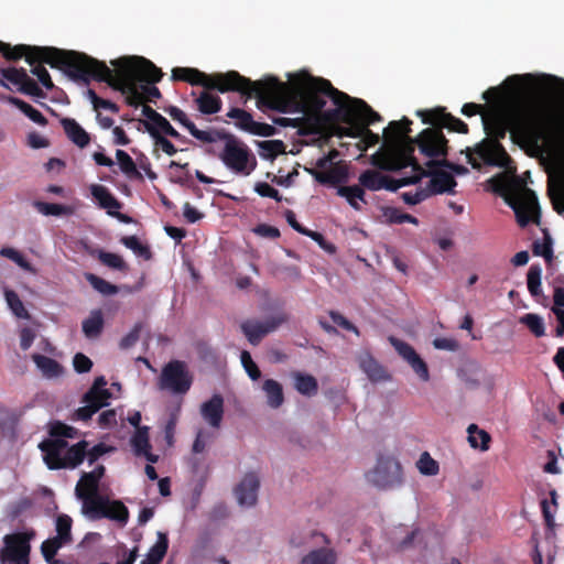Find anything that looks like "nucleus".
<instances>
[{
  "label": "nucleus",
  "instance_id": "1",
  "mask_svg": "<svg viewBox=\"0 0 564 564\" xmlns=\"http://www.w3.org/2000/svg\"><path fill=\"white\" fill-rule=\"evenodd\" d=\"M172 77L221 93L237 90L248 96L254 95L259 106L300 115L296 120L307 132L358 138L357 147L361 151L380 142L379 134L367 128L379 120L377 112L361 99L350 98L335 89L328 80L306 73L289 74L290 83H282L272 76L251 82L237 72L207 76L195 68L176 67L172 70Z\"/></svg>",
  "mask_w": 564,
  "mask_h": 564
},
{
  "label": "nucleus",
  "instance_id": "2",
  "mask_svg": "<svg viewBox=\"0 0 564 564\" xmlns=\"http://www.w3.org/2000/svg\"><path fill=\"white\" fill-rule=\"evenodd\" d=\"M563 83L550 75H513L503 82V89L492 87L482 94L492 105L481 112V123L489 138L474 149L466 150L468 162L474 169L482 163L508 167L510 158L498 143L509 129L529 139L553 160L564 163V137L545 130L544 109L534 101L523 100L539 94L560 89Z\"/></svg>",
  "mask_w": 564,
  "mask_h": 564
},
{
  "label": "nucleus",
  "instance_id": "3",
  "mask_svg": "<svg viewBox=\"0 0 564 564\" xmlns=\"http://www.w3.org/2000/svg\"><path fill=\"white\" fill-rule=\"evenodd\" d=\"M0 51L7 58L17 59L25 56L31 72L46 89L53 88V82L42 63L52 67H63L76 79L85 82L89 78L106 82L119 89L130 105L139 106L160 97L159 89L153 85L159 82L162 73L150 61L139 56H126L111 61L113 69L105 63L85 54L64 52L53 47H31L18 45L10 47L0 42Z\"/></svg>",
  "mask_w": 564,
  "mask_h": 564
},
{
  "label": "nucleus",
  "instance_id": "4",
  "mask_svg": "<svg viewBox=\"0 0 564 564\" xmlns=\"http://www.w3.org/2000/svg\"><path fill=\"white\" fill-rule=\"evenodd\" d=\"M410 120L406 118L400 121H392L383 130L382 144L379 150L371 155V163L382 170H398L412 165L413 174L411 176L393 180L377 170H367L362 172L358 182L362 188L369 191L389 189L397 191L402 186L414 184L421 180L423 172L413 165L412 151L414 142L417 143L422 154L431 159L427 163L437 162L438 158L446 154V140L441 130L425 129L415 140L409 137Z\"/></svg>",
  "mask_w": 564,
  "mask_h": 564
},
{
  "label": "nucleus",
  "instance_id": "5",
  "mask_svg": "<svg viewBox=\"0 0 564 564\" xmlns=\"http://www.w3.org/2000/svg\"><path fill=\"white\" fill-rule=\"evenodd\" d=\"M102 465L96 466L91 471L84 473L76 486V495L82 500V512L90 520L102 518L124 525L129 519V511L120 500H112L98 494V484L104 476Z\"/></svg>",
  "mask_w": 564,
  "mask_h": 564
},
{
  "label": "nucleus",
  "instance_id": "6",
  "mask_svg": "<svg viewBox=\"0 0 564 564\" xmlns=\"http://www.w3.org/2000/svg\"><path fill=\"white\" fill-rule=\"evenodd\" d=\"M52 440L44 441L40 444L43 453V459L48 468H74L79 465L86 453L87 442L80 441L77 444L69 445L64 437L74 438L77 431L56 422L51 427Z\"/></svg>",
  "mask_w": 564,
  "mask_h": 564
},
{
  "label": "nucleus",
  "instance_id": "7",
  "mask_svg": "<svg viewBox=\"0 0 564 564\" xmlns=\"http://www.w3.org/2000/svg\"><path fill=\"white\" fill-rule=\"evenodd\" d=\"M218 158L232 173L248 176L256 166L257 161L249 148L236 138H226Z\"/></svg>",
  "mask_w": 564,
  "mask_h": 564
},
{
  "label": "nucleus",
  "instance_id": "8",
  "mask_svg": "<svg viewBox=\"0 0 564 564\" xmlns=\"http://www.w3.org/2000/svg\"><path fill=\"white\" fill-rule=\"evenodd\" d=\"M35 538L33 529H24L4 535L0 549V564H29L30 542Z\"/></svg>",
  "mask_w": 564,
  "mask_h": 564
},
{
  "label": "nucleus",
  "instance_id": "9",
  "mask_svg": "<svg viewBox=\"0 0 564 564\" xmlns=\"http://www.w3.org/2000/svg\"><path fill=\"white\" fill-rule=\"evenodd\" d=\"M508 203L521 226H525L529 221H538L540 214L538 198L534 192L518 178H514V187L509 193Z\"/></svg>",
  "mask_w": 564,
  "mask_h": 564
},
{
  "label": "nucleus",
  "instance_id": "10",
  "mask_svg": "<svg viewBox=\"0 0 564 564\" xmlns=\"http://www.w3.org/2000/svg\"><path fill=\"white\" fill-rule=\"evenodd\" d=\"M193 383V376L185 362L173 360L166 364L159 378L160 390L172 394H185Z\"/></svg>",
  "mask_w": 564,
  "mask_h": 564
},
{
  "label": "nucleus",
  "instance_id": "11",
  "mask_svg": "<svg viewBox=\"0 0 564 564\" xmlns=\"http://www.w3.org/2000/svg\"><path fill=\"white\" fill-rule=\"evenodd\" d=\"M367 479L380 489L399 487L403 482L401 464L395 458L382 457L378 459L373 469L367 474Z\"/></svg>",
  "mask_w": 564,
  "mask_h": 564
},
{
  "label": "nucleus",
  "instance_id": "12",
  "mask_svg": "<svg viewBox=\"0 0 564 564\" xmlns=\"http://www.w3.org/2000/svg\"><path fill=\"white\" fill-rule=\"evenodd\" d=\"M107 381L104 377H98L94 381L91 388L84 397L85 405L76 411V415L80 420H88L100 408L109 404L111 392L106 388Z\"/></svg>",
  "mask_w": 564,
  "mask_h": 564
},
{
  "label": "nucleus",
  "instance_id": "13",
  "mask_svg": "<svg viewBox=\"0 0 564 564\" xmlns=\"http://www.w3.org/2000/svg\"><path fill=\"white\" fill-rule=\"evenodd\" d=\"M338 156L336 150L316 160L315 166L306 171L319 183H339L345 177L344 167L335 160Z\"/></svg>",
  "mask_w": 564,
  "mask_h": 564
},
{
  "label": "nucleus",
  "instance_id": "14",
  "mask_svg": "<svg viewBox=\"0 0 564 564\" xmlns=\"http://www.w3.org/2000/svg\"><path fill=\"white\" fill-rule=\"evenodd\" d=\"M260 478L254 471L246 473L234 488L237 503L242 508H252L258 501Z\"/></svg>",
  "mask_w": 564,
  "mask_h": 564
},
{
  "label": "nucleus",
  "instance_id": "15",
  "mask_svg": "<svg viewBox=\"0 0 564 564\" xmlns=\"http://www.w3.org/2000/svg\"><path fill=\"white\" fill-rule=\"evenodd\" d=\"M285 322L282 314L268 317L264 321H246L241 324V329L252 345H257L269 333L274 332Z\"/></svg>",
  "mask_w": 564,
  "mask_h": 564
},
{
  "label": "nucleus",
  "instance_id": "16",
  "mask_svg": "<svg viewBox=\"0 0 564 564\" xmlns=\"http://www.w3.org/2000/svg\"><path fill=\"white\" fill-rule=\"evenodd\" d=\"M390 343L398 351V354L410 365L412 370L419 377V379L423 382H427L430 380V371L426 362L417 355L412 346L409 344L390 337Z\"/></svg>",
  "mask_w": 564,
  "mask_h": 564
},
{
  "label": "nucleus",
  "instance_id": "17",
  "mask_svg": "<svg viewBox=\"0 0 564 564\" xmlns=\"http://www.w3.org/2000/svg\"><path fill=\"white\" fill-rule=\"evenodd\" d=\"M3 78L14 85H19V90L31 96L43 97L42 89L37 84L29 77L26 72L22 68H3L0 70Z\"/></svg>",
  "mask_w": 564,
  "mask_h": 564
},
{
  "label": "nucleus",
  "instance_id": "18",
  "mask_svg": "<svg viewBox=\"0 0 564 564\" xmlns=\"http://www.w3.org/2000/svg\"><path fill=\"white\" fill-rule=\"evenodd\" d=\"M142 113L148 119L145 127L153 139H156V137H163L162 134L171 135L173 138L178 137V132L171 126L166 118L152 108L144 106L142 108Z\"/></svg>",
  "mask_w": 564,
  "mask_h": 564
},
{
  "label": "nucleus",
  "instance_id": "19",
  "mask_svg": "<svg viewBox=\"0 0 564 564\" xmlns=\"http://www.w3.org/2000/svg\"><path fill=\"white\" fill-rule=\"evenodd\" d=\"M203 421L212 427L218 430L224 416V399L219 394H214L209 400L203 402L199 409Z\"/></svg>",
  "mask_w": 564,
  "mask_h": 564
},
{
  "label": "nucleus",
  "instance_id": "20",
  "mask_svg": "<svg viewBox=\"0 0 564 564\" xmlns=\"http://www.w3.org/2000/svg\"><path fill=\"white\" fill-rule=\"evenodd\" d=\"M417 116L422 118L423 123L441 124L452 131L466 133L467 124L462 120L445 115L442 110H419Z\"/></svg>",
  "mask_w": 564,
  "mask_h": 564
},
{
  "label": "nucleus",
  "instance_id": "21",
  "mask_svg": "<svg viewBox=\"0 0 564 564\" xmlns=\"http://www.w3.org/2000/svg\"><path fill=\"white\" fill-rule=\"evenodd\" d=\"M337 551L329 543H326L305 552L297 564H337Z\"/></svg>",
  "mask_w": 564,
  "mask_h": 564
},
{
  "label": "nucleus",
  "instance_id": "22",
  "mask_svg": "<svg viewBox=\"0 0 564 564\" xmlns=\"http://www.w3.org/2000/svg\"><path fill=\"white\" fill-rule=\"evenodd\" d=\"M131 446L137 456H143L148 462L154 464L158 462L159 456L151 452L149 442V429L147 426L138 427L131 437Z\"/></svg>",
  "mask_w": 564,
  "mask_h": 564
},
{
  "label": "nucleus",
  "instance_id": "23",
  "mask_svg": "<svg viewBox=\"0 0 564 564\" xmlns=\"http://www.w3.org/2000/svg\"><path fill=\"white\" fill-rule=\"evenodd\" d=\"M456 182L452 173L444 170H436L431 174L426 188L433 194L452 193Z\"/></svg>",
  "mask_w": 564,
  "mask_h": 564
},
{
  "label": "nucleus",
  "instance_id": "24",
  "mask_svg": "<svg viewBox=\"0 0 564 564\" xmlns=\"http://www.w3.org/2000/svg\"><path fill=\"white\" fill-rule=\"evenodd\" d=\"M90 193L100 208L106 209L110 216L118 215V210L121 205L107 187L99 184H93L90 186Z\"/></svg>",
  "mask_w": 564,
  "mask_h": 564
},
{
  "label": "nucleus",
  "instance_id": "25",
  "mask_svg": "<svg viewBox=\"0 0 564 564\" xmlns=\"http://www.w3.org/2000/svg\"><path fill=\"white\" fill-rule=\"evenodd\" d=\"M261 392L265 404L270 409H279L284 403V393L282 384L274 379H265L261 383Z\"/></svg>",
  "mask_w": 564,
  "mask_h": 564
},
{
  "label": "nucleus",
  "instance_id": "26",
  "mask_svg": "<svg viewBox=\"0 0 564 564\" xmlns=\"http://www.w3.org/2000/svg\"><path fill=\"white\" fill-rule=\"evenodd\" d=\"M359 366L369 380L373 382H382L390 379L386 369L368 352L360 355Z\"/></svg>",
  "mask_w": 564,
  "mask_h": 564
},
{
  "label": "nucleus",
  "instance_id": "27",
  "mask_svg": "<svg viewBox=\"0 0 564 564\" xmlns=\"http://www.w3.org/2000/svg\"><path fill=\"white\" fill-rule=\"evenodd\" d=\"M61 123L68 139L77 147L83 149L89 144V134L84 130L82 126H79L75 119L64 118L61 120Z\"/></svg>",
  "mask_w": 564,
  "mask_h": 564
},
{
  "label": "nucleus",
  "instance_id": "28",
  "mask_svg": "<svg viewBox=\"0 0 564 564\" xmlns=\"http://www.w3.org/2000/svg\"><path fill=\"white\" fill-rule=\"evenodd\" d=\"M228 116L230 118L241 120L243 128L247 129L248 131H250L251 133L260 134V135H271L273 133V128L271 126L254 122L251 119L250 115L241 109H238V108L231 109L229 111Z\"/></svg>",
  "mask_w": 564,
  "mask_h": 564
},
{
  "label": "nucleus",
  "instance_id": "29",
  "mask_svg": "<svg viewBox=\"0 0 564 564\" xmlns=\"http://www.w3.org/2000/svg\"><path fill=\"white\" fill-rule=\"evenodd\" d=\"M167 547L169 540L166 534L158 532L156 542L150 547L140 564H160L166 554Z\"/></svg>",
  "mask_w": 564,
  "mask_h": 564
},
{
  "label": "nucleus",
  "instance_id": "30",
  "mask_svg": "<svg viewBox=\"0 0 564 564\" xmlns=\"http://www.w3.org/2000/svg\"><path fill=\"white\" fill-rule=\"evenodd\" d=\"M84 335L89 339H96L104 328V315L100 310H94L82 323Z\"/></svg>",
  "mask_w": 564,
  "mask_h": 564
},
{
  "label": "nucleus",
  "instance_id": "31",
  "mask_svg": "<svg viewBox=\"0 0 564 564\" xmlns=\"http://www.w3.org/2000/svg\"><path fill=\"white\" fill-rule=\"evenodd\" d=\"M337 195L345 198L355 210H361L366 204L365 189L360 185L339 186Z\"/></svg>",
  "mask_w": 564,
  "mask_h": 564
},
{
  "label": "nucleus",
  "instance_id": "32",
  "mask_svg": "<svg viewBox=\"0 0 564 564\" xmlns=\"http://www.w3.org/2000/svg\"><path fill=\"white\" fill-rule=\"evenodd\" d=\"M2 101H6L10 105H13L19 110H21L30 120L37 123L39 126H45L47 123V120L45 117L35 108H33L31 105L26 104L25 101L11 96H2L0 97Z\"/></svg>",
  "mask_w": 564,
  "mask_h": 564
},
{
  "label": "nucleus",
  "instance_id": "33",
  "mask_svg": "<svg viewBox=\"0 0 564 564\" xmlns=\"http://www.w3.org/2000/svg\"><path fill=\"white\" fill-rule=\"evenodd\" d=\"M467 441L471 448L486 452L489 449V443L491 441L490 435L476 424H470L467 427Z\"/></svg>",
  "mask_w": 564,
  "mask_h": 564
},
{
  "label": "nucleus",
  "instance_id": "34",
  "mask_svg": "<svg viewBox=\"0 0 564 564\" xmlns=\"http://www.w3.org/2000/svg\"><path fill=\"white\" fill-rule=\"evenodd\" d=\"M295 390L306 397H313L317 393V380L306 373L295 372L292 376Z\"/></svg>",
  "mask_w": 564,
  "mask_h": 564
},
{
  "label": "nucleus",
  "instance_id": "35",
  "mask_svg": "<svg viewBox=\"0 0 564 564\" xmlns=\"http://www.w3.org/2000/svg\"><path fill=\"white\" fill-rule=\"evenodd\" d=\"M34 207L40 214L44 216H72L76 212V208L70 205H61L45 202H35Z\"/></svg>",
  "mask_w": 564,
  "mask_h": 564
},
{
  "label": "nucleus",
  "instance_id": "36",
  "mask_svg": "<svg viewBox=\"0 0 564 564\" xmlns=\"http://www.w3.org/2000/svg\"><path fill=\"white\" fill-rule=\"evenodd\" d=\"M33 360L42 375L48 379L57 378L63 373V368L48 357L34 355Z\"/></svg>",
  "mask_w": 564,
  "mask_h": 564
},
{
  "label": "nucleus",
  "instance_id": "37",
  "mask_svg": "<svg viewBox=\"0 0 564 564\" xmlns=\"http://www.w3.org/2000/svg\"><path fill=\"white\" fill-rule=\"evenodd\" d=\"M217 430H212V427H199L196 432V437L193 443L192 451L194 454H202L206 451V448L212 444L214 438L216 437Z\"/></svg>",
  "mask_w": 564,
  "mask_h": 564
},
{
  "label": "nucleus",
  "instance_id": "38",
  "mask_svg": "<svg viewBox=\"0 0 564 564\" xmlns=\"http://www.w3.org/2000/svg\"><path fill=\"white\" fill-rule=\"evenodd\" d=\"M557 321L556 336H564V289L557 288L554 291V305L551 308Z\"/></svg>",
  "mask_w": 564,
  "mask_h": 564
},
{
  "label": "nucleus",
  "instance_id": "39",
  "mask_svg": "<svg viewBox=\"0 0 564 564\" xmlns=\"http://www.w3.org/2000/svg\"><path fill=\"white\" fill-rule=\"evenodd\" d=\"M196 104L199 111L206 115L216 113L221 107L220 98L209 91H203L196 99Z\"/></svg>",
  "mask_w": 564,
  "mask_h": 564
},
{
  "label": "nucleus",
  "instance_id": "40",
  "mask_svg": "<svg viewBox=\"0 0 564 564\" xmlns=\"http://www.w3.org/2000/svg\"><path fill=\"white\" fill-rule=\"evenodd\" d=\"M6 302L11 310V312L18 317V318H30L29 312L25 310L22 301L20 300L19 295L7 288L3 290Z\"/></svg>",
  "mask_w": 564,
  "mask_h": 564
},
{
  "label": "nucleus",
  "instance_id": "41",
  "mask_svg": "<svg viewBox=\"0 0 564 564\" xmlns=\"http://www.w3.org/2000/svg\"><path fill=\"white\" fill-rule=\"evenodd\" d=\"M284 152V144L280 140H268L259 143V154L265 160H273Z\"/></svg>",
  "mask_w": 564,
  "mask_h": 564
},
{
  "label": "nucleus",
  "instance_id": "42",
  "mask_svg": "<svg viewBox=\"0 0 564 564\" xmlns=\"http://www.w3.org/2000/svg\"><path fill=\"white\" fill-rule=\"evenodd\" d=\"M0 254L17 263L21 269L29 271L33 274L36 273L35 268L31 265V263L26 261L23 254L17 249L11 247H4L0 250Z\"/></svg>",
  "mask_w": 564,
  "mask_h": 564
},
{
  "label": "nucleus",
  "instance_id": "43",
  "mask_svg": "<svg viewBox=\"0 0 564 564\" xmlns=\"http://www.w3.org/2000/svg\"><path fill=\"white\" fill-rule=\"evenodd\" d=\"M520 323L525 325L536 337L545 334L544 321L538 314L528 313L520 317Z\"/></svg>",
  "mask_w": 564,
  "mask_h": 564
},
{
  "label": "nucleus",
  "instance_id": "44",
  "mask_svg": "<svg viewBox=\"0 0 564 564\" xmlns=\"http://www.w3.org/2000/svg\"><path fill=\"white\" fill-rule=\"evenodd\" d=\"M419 471L424 476H435L438 474L440 467L435 459L431 455L424 452L419 460L416 462Z\"/></svg>",
  "mask_w": 564,
  "mask_h": 564
},
{
  "label": "nucleus",
  "instance_id": "45",
  "mask_svg": "<svg viewBox=\"0 0 564 564\" xmlns=\"http://www.w3.org/2000/svg\"><path fill=\"white\" fill-rule=\"evenodd\" d=\"M382 216L386 221L393 224L411 223L416 225L417 219L409 214H403L397 208L387 207L382 210Z\"/></svg>",
  "mask_w": 564,
  "mask_h": 564
},
{
  "label": "nucleus",
  "instance_id": "46",
  "mask_svg": "<svg viewBox=\"0 0 564 564\" xmlns=\"http://www.w3.org/2000/svg\"><path fill=\"white\" fill-rule=\"evenodd\" d=\"M116 159L118 161L120 170L127 176H137V175H139L137 166H135L133 160L131 159V156L128 153H126L122 150H117L116 151Z\"/></svg>",
  "mask_w": 564,
  "mask_h": 564
},
{
  "label": "nucleus",
  "instance_id": "47",
  "mask_svg": "<svg viewBox=\"0 0 564 564\" xmlns=\"http://www.w3.org/2000/svg\"><path fill=\"white\" fill-rule=\"evenodd\" d=\"M67 544L64 540H59L57 536L47 539L42 543L41 551L46 562H52L57 551Z\"/></svg>",
  "mask_w": 564,
  "mask_h": 564
},
{
  "label": "nucleus",
  "instance_id": "48",
  "mask_svg": "<svg viewBox=\"0 0 564 564\" xmlns=\"http://www.w3.org/2000/svg\"><path fill=\"white\" fill-rule=\"evenodd\" d=\"M56 535L59 540H64L66 543L72 541L70 528H72V519L62 514L56 519Z\"/></svg>",
  "mask_w": 564,
  "mask_h": 564
},
{
  "label": "nucleus",
  "instance_id": "49",
  "mask_svg": "<svg viewBox=\"0 0 564 564\" xmlns=\"http://www.w3.org/2000/svg\"><path fill=\"white\" fill-rule=\"evenodd\" d=\"M86 280L90 283V285L96 291H98L99 293H101L104 295H110V294H115L117 292V288L115 285L110 284L106 280H104L95 274H91V273L86 274Z\"/></svg>",
  "mask_w": 564,
  "mask_h": 564
},
{
  "label": "nucleus",
  "instance_id": "50",
  "mask_svg": "<svg viewBox=\"0 0 564 564\" xmlns=\"http://www.w3.org/2000/svg\"><path fill=\"white\" fill-rule=\"evenodd\" d=\"M429 196H431V191H429L426 186H420L419 188L411 189L402 194L403 200L410 205L419 204Z\"/></svg>",
  "mask_w": 564,
  "mask_h": 564
},
{
  "label": "nucleus",
  "instance_id": "51",
  "mask_svg": "<svg viewBox=\"0 0 564 564\" xmlns=\"http://www.w3.org/2000/svg\"><path fill=\"white\" fill-rule=\"evenodd\" d=\"M285 218H286V221L289 223V225L294 229L296 230L297 232L300 234H303V235H306L311 238H313L315 241H318L321 245H322V236L318 234V232H314V231H310L305 228H303L296 220V217H295V214L291 210H288L285 213Z\"/></svg>",
  "mask_w": 564,
  "mask_h": 564
},
{
  "label": "nucleus",
  "instance_id": "52",
  "mask_svg": "<svg viewBox=\"0 0 564 564\" xmlns=\"http://www.w3.org/2000/svg\"><path fill=\"white\" fill-rule=\"evenodd\" d=\"M528 289L530 293L538 296L541 293V269L531 267L528 272Z\"/></svg>",
  "mask_w": 564,
  "mask_h": 564
},
{
  "label": "nucleus",
  "instance_id": "53",
  "mask_svg": "<svg viewBox=\"0 0 564 564\" xmlns=\"http://www.w3.org/2000/svg\"><path fill=\"white\" fill-rule=\"evenodd\" d=\"M121 241L127 248L131 249L137 256H141L147 259L150 257V252H149L148 248L145 246H143L137 237H134V236L124 237V238H122Z\"/></svg>",
  "mask_w": 564,
  "mask_h": 564
},
{
  "label": "nucleus",
  "instance_id": "54",
  "mask_svg": "<svg viewBox=\"0 0 564 564\" xmlns=\"http://www.w3.org/2000/svg\"><path fill=\"white\" fill-rule=\"evenodd\" d=\"M240 358L241 364L250 379L258 380L261 376V372L256 362L252 360L250 354L248 351H242Z\"/></svg>",
  "mask_w": 564,
  "mask_h": 564
},
{
  "label": "nucleus",
  "instance_id": "55",
  "mask_svg": "<svg viewBox=\"0 0 564 564\" xmlns=\"http://www.w3.org/2000/svg\"><path fill=\"white\" fill-rule=\"evenodd\" d=\"M99 259L102 263L108 267L122 270L124 269V261L122 258L116 253L110 252H100Z\"/></svg>",
  "mask_w": 564,
  "mask_h": 564
},
{
  "label": "nucleus",
  "instance_id": "56",
  "mask_svg": "<svg viewBox=\"0 0 564 564\" xmlns=\"http://www.w3.org/2000/svg\"><path fill=\"white\" fill-rule=\"evenodd\" d=\"M165 112L176 122L185 127L189 128V124L193 122L187 118L186 113L177 107L171 106L165 109Z\"/></svg>",
  "mask_w": 564,
  "mask_h": 564
},
{
  "label": "nucleus",
  "instance_id": "57",
  "mask_svg": "<svg viewBox=\"0 0 564 564\" xmlns=\"http://www.w3.org/2000/svg\"><path fill=\"white\" fill-rule=\"evenodd\" d=\"M254 192L262 197H270L278 202L281 200L279 192L268 183L259 182L254 185Z\"/></svg>",
  "mask_w": 564,
  "mask_h": 564
},
{
  "label": "nucleus",
  "instance_id": "58",
  "mask_svg": "<svg viewBox=\"0 0 564 564\" xmlns=\"http://www.w3.org/2000/svg\"><path fill=\"white\" fill-rule=\"evenodd\" d=\"M26 143L30 148L32 149H44V148H47L50 145V142L41 133L39 132H30L26 137Z\"/></svg>",
  "mask_w": 564,
  "mask_h": 564
},
{
  "label": "nucleus",
  "instance_id": "59",
  "mask_svg": "<svg viewBox=\"0 0 564 564\" xmlns=\"http://www.w3.org/2000/svg\"><path fill=\"white\" fill-rule=\"evenodd\" d=\"M433 346L440 350L455 351L458 349V343L451 337H438L433 340Z\"/></svg>",
  "mask_w": 564,
  "mask_h": 564
},
{
  "label": "nucleus",
  "instance_id": "60",
  "mask_svg": "<svg viewBox=\"0 0 564 564\" xmlns=\"http://www.w3.org/2000/svg\"><path fill=\"white\" fill-rule=\"evenodd\" d=\"M187 130L194 138L203 142L212 143L216 141L214 132L207 130H198L194 123L189 124Z\"/></svg>",
  "mask_w": 564,
  "mask_h": 564
},
{
  "label": "nucleus",
  "instance_id": "61",
  "mask_svg": "<svg viewBox=\"0 0 564 564\" xmlns=\"http://www.w3.org/2000/svg\"><path fill=\"white\" fill-rule=\"evenodd\" d=\"M74 368L77 372H87L90 370L93 362L83 354H76L73 359Z\"/></svg>",
  "mask_w": 564,
  "mask_h": 564
},
{
  "label": "nucleus",
  "instance_id": "62",
  "mask_svg": "<svg viewBox=\"0 0 564 564\" xmlns=\"http://www.w3.org/2000/svg\"><path fill=\"white\" fill-rule=\"evenodd\" d=\"M420 535L421 532L419 530H411L406 532L405 536L398 542V549L404 551L412 547Z\"/></svg>",
  "mask_w": 564,
  "mask_h": 564
},
{
  "label": "nucleus",
  "instance_id": "63",
  "mask_svg": "<svg viewBox=\"0 0 564 564\" xmlns=\"http://www.w3.org/2000/svg\"><path fill=\"white\" fill-rule=\"evenodd\" d=\"M254 234L264 238H278L280 236V231L278 228L269 226V225H259L253 229Z\"/></svg>",
  "mask_w": 564,
  "mask_h": 564
},
{
  "label": "nucleus",
  "instance_id": "64",
  "mask_svg": "<svg viewBox=\"0 0 564 564\" xmlns=\"http://www.w3.org/2000/svg\"><path fill=\"white\" fill-rule=\"evenodd\" d=\"M139 334H140V326L139 325H135L130 332L129 334H127L120 341V347L123 348V349H127L131 346H133L138 339H139Z\"/></svg>",
  "mask_w": 564,
  "mask_h": 564
}]
</instances>
